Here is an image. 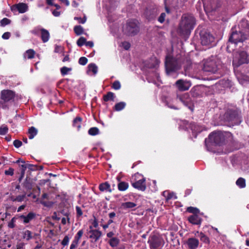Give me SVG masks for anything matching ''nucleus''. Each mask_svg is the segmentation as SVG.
Here are the masks:
<instances>
[{"label": "nucleus", "instance_id": "nucleus-1", "mask_svg": "<svg viewBox=\"0 0 249 249\" xmlns=\"http://www.w3.org/2000/svg\"><path fill=\"white\" fill-rule=\"evenodd\" d=\"M181 59L179 57L174 58L167 55L165 58V66L168 75L172 76L179 70L181 66Z\"/></svg>", "mask_w": 249, "mask_h": 249}, {"label": "nucleus", "instance_id": "nucleus-2", "mask_svg": "<svg viewBox=\"0 0 249 249\" xmlns=\"http://www.w3.org/2000/svg\"><path fill=\"white\" fill-rule=\"evenodd\" d=\"M202 70L205 72L215 73L221 67V62L215 56H212L202 62Z\"/></svg>", "mask_w": 249, "mask_h": 249}, {"label": "nucleus", "instance_id": "nucleus-3", "mask_svg": "<svg viewBox=\"0 0 249 249\" xmlns=\"http://www.w3.org/2000/svg\"><path fill=\"white\" fill-rule=\"evenodd\" d=\"M16 92L10 89H3L0 94V108L8 109L15 100Z\"/></svg>", "mask_w": 249, "mask_h": 249}, {"label": "nucleus", "instance_id": "nucleus-4", "mask_svg": "<svg viewBox=\"0 0 249 249\" xmlns=\"http://www.w3.org/2000/svg\"><path fill=\"white\" fill-rule=\"evenodd\" d=\"M73 196L63 194V216L66 218L63 217V225L67 223H70L69 216L73 211L72 208Z\"/></svg>", "mask_w": 249, "mask_h": 249}, {"label": "nucleus", "instance_id": "nucleus-5", "mask_svg": "<svg viewBox=\"0 0 249 249\" xmlns=\"http://www.w3.org/2000/svg\"><path fill=\"white\" fill-rule=\"evenodd\" d=\"M195 21L194 17L191 15H185L182 17L179 25V30L182 34L190 33L194 27Z\"/></svg>", "mask_w": 249, "mask_h": 249}, {"label": "nucleus", "instance_id": "nucleus-6", "mask_svg": "<svg viewBox=\"0 0 249 249\" xmlns=\"http://www.w3.org/2000/svg\"><path fill=\"white\" fill-rule=\"evenodd\" d=\"M224 120L230 125H239L242 122L240 112L237 110H228L224 115Z\"/></svg>", "mask_w": 249, "mask_h": 249}, {"label": "nucleus", "instance_id": "nucleus-7", "mask_svg": "<svg viewBox=\"0 0 249 249\" xmlns=\"http://www.w3.org/2000/svg\"><path fill=\"white\" fill-rule=\"evenodd\" d=\"M249 62V54L246 52L240 51L234 53L232 61V65L234 67H238L243 64Z\"/></svg>", "mask_w": 249, "mask_h": 249}, {"label": "nucleus", "instance_id": "nucleus-8", "mask_svg": "<svg viewBox=\"0 0 249 249\" xmlns=\"http://www.w3.org/2000/svg\"><path fill=\"white\" fill-rule=\"evenodd\" d=\"M150 249H161L164 245L163 238L158 234H152L147 241Z\"/></svg>", "mask_w": 249, "mask_h": 249}, {"label": "nucleus", "instance_id": "nucleus-9", "mask_svg": "<svg viewBox=\"0 0 249 249\" xmlns=\"http://www.w3.org/2000/svg\"><path fill=\"white\" fill-rule=\"evenodd\" d=\"M224 140V136L221 131H214L209 135L208 139H205L206 146L208 147L209 142L220 145Z\"/></svg>", "mask_w": 249, "mask_h": 249}, {"label": "nucleus", "instance_id": "nucleus-10", "mask_svg": "<svg viewBox=\"0 0 249 249\" xmlns=\"http://www.w3.org/2000/svg\"><path fill=\"white\" fill-rule=\"evenodd\" d=\"M138 22L136 19L128 20L123 27V32L128 36H134L139 32Z\"/></svg>", "mask_w": 249, "mask_h": 249}, {"label": "nucleus", "instance_id": "nucleus-11", "mask_svg": "<svg viewBox=\"0 0 249 249\" xmlns=\"http://www.w3.org/2000/svg\"><path fill=\"white\" fill-rule=\"evenodd\" d=\"M177 100H179L190 110L193 111L194 104L190 95L188 93L182 94H178L177 96Z\"/></svg>", "mask_w": 249, "mask_h": 249}, {"label": "nucleus", "instance_id": "nucleus-12", "mask_svg": "<svg viewBox=\"0 0 249 249\" xmlns=\"http://www.w3.org/2000/svg\"><path fill=\"white\" fill-rule=\"evenodd\" d=\"M183 124L184 125V129L189 131L190 129L192 131V133L194 136L195 138L196 137L197 134L203 131L204 127L198 125L194 123H189L187 121H184L182 122Z\"/></svg>", "mask_w": 249, "mask_h": 249}, {"label": "nucleus", "instance_id": "nucleus-13", "mask_svg": "<svg viewBox=\"0 0 249 249\" xmlns=\"http://www.w3.org/2000/svg\"><path fill=\"white\" fill-rule=\"evenodd\" d=\"M202 2L206 13L215 10L217 7L216 0H202Z\"/></svg>", "mask_w": 249, "mask_h": 249}, {"label": "nucleus", "instance_id": "nucleus-14", "mask_svg": "<svg viewBox=\"0 0 249 249\" xmlns=\"http://www.w3.org/2000/svg\"><path fill=\"white\" fill-rule=\"evenodd\" d=\"M246 38V36L242 32H233L229 38V42L236 44L238 42H243Z\"/></svg>", "mask_w": 249, "mask_h": 249}, {"label": "nucleus", "instance_id": "nucleus-15", "mask_svg": "<svg viewBox=\"0 0 249 249\" xmlns=\"http://www.w3.org/2000/svg\"><path fill=\"white\" fill-rule=\"evenodd\" d=\"M32 33L36 36H38L40 33L41 40L43 43L48 42L50 38V33L49 31L44 28L34 30L32 31Z\"/></svg>", "mask_w": 249, "mask_h": 249}, {"label": "nucleus", "instance_id": "nucleus-16", "mask_svg": "<svg viewBox=\"0 0 249 249\" xmlns=\"http://www.w3.org/2000/svg\"><path fill=\"white\" fill-rule=\"evenodd\" d=\"M175 85L179 90L186 91L191 87V83L186 80L179 79L176 82Z\"/></svg>", "mask_w": 249, "mask_h": 249}, {"label": "nucleus", "instance_id": "nucleus-17", "mask_svg": "<svg viewBox=\"0 0 249 249\" xmlns=\"http://www.w3.org/2000/svg\"><path fill=\"white\" fill-rule=\"evenodd\" d=\"M214 37L209 33H205L201 35V42L202 45L209 46L213 43Z\"/></svg>", "mask_w": 249, "mask_h": 249}, {"label": "nucleus", "instance_id": "nucleus-18", "mask_svg": "<svg viewBox=\"0 0 249 249\" xmlns=\"http://www.w3.org/2000/svg\"><path fill=\"white\" fill-rule=\"evenodd\" d=\"M28 9L27 4L24 3H19L12 5L11 7V10L12 12L18 11L20 13H24L26 12Z\"/></svg>", "mask_w": 249, "mask_h": 249}, {"label": "nucleus", "instance_id": "nucleus-19", "mask_svg": "<svg viewBox=\"0 0 249 249\" xmlns=\"http://www.w3.org/2000/svg\"><path fill=\"white\" fill-rule=\"evenodd\" d=\"M90 229V230L88 233L89 238L91 239L92 242H95L101 237L102 233L99 230L92 229L91 226Z\"/></svg>", "mask_w": 249, "mask_h": 249}, {"label": "nucleus", "instance_id": "nucleus-20", "mask_svg": "<svg viewBox=\"0 0 249 249\" xmlns=\"http://www.w3.org/2000/svg\"><path fill=\"white\" fill-rule=\"evenodd\" d=\"M36 214L32 212H29L26 215L24 214L20 215L18 217L20 220H22L24 224H27L32 220L36 218Z\"/></svg>", "mask_w": 249, "mask_h": 249}, {"label": "nucleus", "instance_id": "nucleus-21", "mask_svg": "<svg viewBox=\"0 0 249 249\" xmlns=\"http://www.w3.org/2000/svg\"><path fill=\"white\" fill-rule=\"evenodd\" d=\"M189 249H196L199 244V240L195 238H189L186 242Z\"/></svg>", "mask_w": 249, "mask_h": 249}, {"label": "nucleus", "instance_id": "nucleus-22", "mask_svg": "<svg viewBox=\"0 0 249 249\" xmlns=\"http://www.w3.org/2000/svg\"><path fill=\"white\" fill-rule=\"evenodd\" d=\"M38 234L34 233L30 230H26L22 232V238L26 241H29L32 239H35Z\"/></svg>", "mask_w": 249, "mask_h": 249}, {"label": "nucleus", "instance_id": "nucleus-23", "mask_svg": "<svg viewBox=\"0 0 249 249\" xmlns=\"http://www.w3.org/2000/svg\"><path fill=\"white\" fill-rule=\"evenodd\" d=\"M132 186L139 190L144 191L146 189L145 179L142 177L139 180L132 183Z\"/></svg>", "mask_w": 249, "mask_h": 249}, {"label": "nucleus", "instance_id": "nucleus-24", "mask_svg": "<svg viewBox=\"0 0 249 249\" xmlns=\"http://www.w3.org/2000/svg\"><path fill=\"white\" fill-rule=\"evenodd\" d=\"M19 162H21L22 164H19V166H23V167H26V169L27 168L29 169L32 171H36L38 169V166L36 165H34L30 163H25V161L20 159L17 160L15 163H18Z\"/></svg>", "mask_w": 249, "mask_h": 249}, {"label": "nucleus", "instance_id": "nucleus-25", "mask_svg": "<svg viewBox=\"0 0 249 249\" xmlns=\"http://www.w3.org/2000/svg\"><path fill=\"white\" fill-rule=\"evenodd\" d=\"M98 72V67L94 63H90L88 66L87 73L89 75H95Z\"/></svg>", "mask_w": 249, "mask_h": 249}, {"label": "nucleus", "instance_id": "nucleus-26", "mask_svg": "<svg viewBox=\"0 0 249 249\" xmlns=\"http://www.w3.org/2000/svg\"><path fill=\"white\" fill-rule=\"evenodd\" d=\"M99 189L101 192L111 193L112 189L108 182L102 183L99 185Z\"/></svg>", "mask_w": 249, "mask_h": 249}, {"label": "nucleus", "instance_id": "nucleus-27", "mask_svg": "<svg viewBox=\"0 0 249 249\" xmlns=\"http://www.w3.org/2000/svg\"><path fill=\"white\" fill-rule=\"evenodd\" d=\"M189 221L194 225H200L201 219L197 214H193L188 218Z\"/></svg>", "mask_w": 249, "mask_h": 249}, {"label": "nucleus", "instance_id": "nucleus-28", "mask_svg": "<svg viewBox=\"0 0 249 249\" xmlns=\"http://www.w3.org/2000/svg\"><path fill=\"white\" fill-rule=\"evenodd\" d=\"M23 186L26 190H31L33 188V182L32 179L28 177H26L23 183Z\"/></svg>", "mask_w": 249, "mask_h": 249}, {"label": "nucleus", "instance_id": "nucleus-29", "mask_svg": "<svg viewBox=\"0 0 249 249\" xmlns=\"http://www.w3.org/2000/svg\"><path fill=\"white\" fill-rule=\"evenodd\" d=\"M36 52L32 49L27 50L23 54L24 59H33L35 57Z\"/></svg>", "mask_w": 249, "mask_h": 249}, {"label": "nucleus", "instance_id": "nucleus-30", "mask_svg": "<svg viewBox=\"0 0 249 249\" xmlns=\"http://www.w3.org/2000/svg\"><path fill=\"white\" fill-rule=\"evenodd\" d=\"M198 234V236L199 237L200 240L206 244H209L210 242L209 238L205 235L203 232H199L198 231H196L195 233V235L196 236Z\"/></svg>", "mask_w": 249, "mask_h": 249}, {"label": "nucleus", "instance_id": "nucleus-31", "mask_svg": "<svg viewBox=\"0 0 249 249\" xmlns=\"http://www.w3.org/2000/svg\"><path fill=\"white\" fill-rule=\"evenodd\" d=\"M38 132L37 129L34 126L30 127L28 129V137L29 139H33Z\"/></svg>", "mask_w": 249, "mask_h": 249}, {"label": "nucleus", "instance_id": "nucleus-32", "mask_svg": "<svg viewBox=\"0 0 249 249\" xmlns=\"http://www.w3.org/2000/svg\"><path fill=\"white\" fill-rule=\"evenodd\" d=\"M136 204L132 202H126L123 203L121 205L123 209L127 210L129 209H133L136 206Z\"/></svg>", "mask_w": 249, "mask_h": 249}, {"label": "nucleus", "instance_id": "nucleus-33", "mask_svg": "<svg viewBox=\"0 0 249 249\" xmlns=\"http://www.w3.org/2000/svg\"><path fill=\"white\" fill-rule=\"evenodd\" d=\"M82 119L80 117H77L73 121V125L79 130L81 127Z\"/></svg>", "mask_w": 249, "mask_h": 249}, {"label": "nucleus", "instance_id": "nucleus-34", "mask_svg": "<svg viewBox=\"0 0 249 249\" xmlns=\"http://www.w3.org/2000/svg\"><path fill=\"white\" fill-rule=\"evenodd\" d=\"M163 196L166 198V199H176L177 197L175 194L173 193H170L168 191H164L162 193Z\"/></svg>", "mask_w": 249, "mask_h": 249}, {"label": "nucleus", "instance_id": "nucleus-35", "mask_svg": "<svg viewBox=\"0 0 249 249\" xmlns=\"http://www.w3.org/2000/svg\"><path fill=\"white\" fill-rule=\"evenodd\" d=\"M119 242L120 240L117 237H112L110 238L108 242L110 246L112 248L117 247L118 245Z\"/></svg>", "mask_w": 249, "mask_h": 249}, {"label": "nucleus", "instance_id": "nucleus-36", "mask_svg": "<svg viewBox=\"0 0 249 249\" xmlns=\"http://www.w3.org/2000/svg\"><path fill=\"white\" fill-rule=\"evenodd\" d=\"M128 187V183L124 181L120 182L118 184V188L120 191H124Z\"/></svg>", "mask_w": 249, "mask_h": 249}, {"label": "nucleus", "instance_id": "nucleus-37", "mask_svg": "<svg viewBox=\"0 0 249 249\" xmlns=\"http://www.w3.org/2000/svg\"><path fill=\"white\" fill-rule=\"evenodd\" d=\"M125 106L126 104L124 102L118 103L115 105L114 109L117 111H121L125 107Z\"/></svg>", "mask_w": 249, "mask_h": 249}, {"label": "nucleus", "instance_id": "nucleus-38", "mask_svg": "<svg viewBox=\"0 0 249 249\" xmlns=\"http://www.w3.org/2000/svg\"><path fill=\"white\" fill-rule=\"evenodd\" d=\"M114 97L115 95L113 92H108L106 95L104 96V100L106 102L113 101Z\"/></svg>", "mask_w": 249, "mask_h": 249}, {"label": "nucleus", "instance_id": "nucleus-39", "mask_svg": "<svg viewBox=\"0 0 249 249\" xmlns=\"http://www.w3.org/2000/svg\"><path fill=\"white\" fill-rule=\"evenodd\" d=\"M236 184L240 188H243L246 186L245 179L242 178H240L236 180Z\"/></svg>", "mask_w": 249, "mask_h": 249}, {"label": "nucleus", "instance_id": "nucleus-40", "mask_svg": "<svg viewBox=\"0 0 249 249\" xmlns=\"http://www.w3.org/2000/svg\"><path fill=\"white\" fill-rule=\"evenodd\" d=\"M26 197V194L18 195L15 197H11V200L13 202H22Z\"/></svg>", "mask_w": 249, "mask_h": 249}, {"label": "nucleus", "instance_id": "nucleus-41", "mask_svg": "<svg viewBox=\"0 0 249 249\" xmlns=\"http://www.w3.org/2000/svg\"><path fill=\"white\" fill-rule=\"evenodd\" d=\"M164 102L166 103V105L171 108H173L175 109H178L177 107H175V105H173L171 102H173V100L171 99L170 98L167 97L165 99Z\"/></svg>", "mask_w": 249, "mask_h": 249}, {"label": "nucleus", "instance_id": "nucleus-42", "mask_svg": "<svg viewBox=\"0 0 249 249\" xmlns=\"http://www.w3.org/2000/svg\"><path fill=\"white\" fill-rule=\"evenodd\" d=\"M99 132V129L96 127H91L88 131L89 134L91 136H94L98 134Z\"/></svg>", "mask_w": 249, "mask_h": 249}, {"label": "nucleus", "instance_id": "nucleus-43", "mask_svg": "<svg viewBox=\"0 0 249 249\" xmlns=\"http://www.w3.org/2000/svg\"><path fill=\"white\" fill-rule=\"evenodd\" d=\"M11 22V21L10 19L6 18H4L0 20V26L1 27H4L6 25L10 24Z\"/></svg>", "mask_w": 249, "mask_h": 249}, {"label": "nucleus", "instance_id": "nucleus-44", "mask_svg": "<svg viewBox=\"0 0 249 249\" xmlns=\"http://www.w3.org/2000/svg\"><path fill=\"white\" fill-rule=\"evenodd\" d=\"M74 31L77 35H80L83 32V28L80 25L75 26L74 28Z\"/></svg>", "mask_w": 249, "mask_h": 249}, {"label": "nucleus", "instance_id": "nucleus-45", "mask_svg": "<svg viewBox=\"0 0 249 249\" xmlns=\"http://www.w3.org/2000/svg\"><path fill=\"white\" fill-rule=\"evenodd\" d=\"M16 220H17V218L15 216L13 217L11 219V220L8 222V225H7L8 227L10 229H13V228H15V227H16L15 223H16Z\"/></svg>", "mask_w": 249, "mask_h": 249}, {"label": "nucleus", "instance_id": "nucleus-46", "mask_svg": "<svg viewBox=\"0 0 249 249\" xmlns=\"http://www.w3.org/2000/svg\"><path fill=\"white\" fill-rule=\"evenodd\" d=\"M187 211L194 214H197V213H199V210L197 208L193 207H188L187 208Z\"/></svg>", "mask_w": 249, "mask_h": 249}, {"label": "nucleus", "instance_id": "nucleus-47", "mask_svg": "<svg viewBox=\"0 0 249 249\" xmlns=\"http://www.w3.org/2000/svg\"><path fill=\"white\" fill-rule=\"evenodd\" d=\"M121 87V83L118 80L115 81L112 83V88L115 90H119L120 89Z\"/></svg>", "mask_w": 249, "mask_h": 249}, {"label": "nucleus", "instance_id": "nucleus-48", "mask_svg": "<svg viewBox=\"0 0 249 249\" xmlns=\"http://www.w3.org/2000/svg\"><path fill=\"white\" fill-rule=\"evenodd\" d=\"M86 39L84 37H80L77 41V44L78 46L81 47L86 44Z\"/></svg>", "mask_w": 249, "mask_h": 249}, {"label": "nucleus", "instance_id": "nucleus-49", "mask_svg": "<svg viewBox=\"0 0 249 249\" xmlns=\"http://www.w3.org/2000/svg\"><path fill=\"white\" fill-rule=\"evenodd\" d=\"M9 82H12V84L14 86L18 85L19 84V82L18 81V78L16 76H12L10 77Z\"/></svg>", "mask_w": 249, "mask_h": 249}, {"label": "nucleus", "instance_id": "nucleus-50", "mask_svg": "<svg viewBox=\"0 0 249 249\" xmlns=\"http://www.w3.org/2000/svg\"><path fill=\"white\" fill-rule=\"evenodd\" d=\"M54 6L56 7V9L54 10L52 13L55 17H58L60 15V12L58 11L57 10L60 8V6L58 4H54Z\"/></svg>", "mask_w": 249, "mask_h": 249}, {"label": "nucleus", "instance_id": "nucleus-51", "mask_svg": "<svg viewBox=\"0 0 249 249\" xmlns=\"http://www.w3.org/2000/svg\"><path fill=\"white\" fill-rule=\"evenodd\" d=\"M8 131V128L7 126L0 127V135H5Z\"/></svg>", "mask_w": 249, "mask_h": 249}, {"label": "nucleus", "instance_id": "nucleus-52", "mask_svg": "<svg viewBox=\"0 0 249 249\" xmlns=\"http://www.w3.org/2000/svg\"><path fill=\"white\" fill-rule=\"evenodd\" d=\"M53 196H52V194L51 193L47 194V193H44L42 196V199H48V200H52Z\"/></svg>", "mask_w": 249, "mask_h": 249}, {"label": "nucleus", "instance_id": "nucleus-53", "mask_svg": "<svg viewBox=\"0 0 249 249\" xmlns=\"http://www.w3.org/2000/svg\"><path fill=\"white\" fill-rule=\"evenodd\" d=\"M19 166L21 167V173H20V176L19 178H18V181H19V182H20L24 176L25 172L26 170V167H23V166Z\"/></svg>", "mask_w": 249, "mask_h": 249}, {"label": "nucleus", "instance_id": "nucleus-54", "mask_svg": "<svg viewBox=\"0 0 249 249\" xmlns=\"http://www.w3.org/2000/svg\"><path fill=\"white\" fill-rule=\"evenodd\" d=\"M88 62V59L85 57H81L79 59L78 63L79 64L84 66Z\"/></svg>", "mask_w": 249, "mask_h": 249}, {"label": "nucleus", "instance_id": "nucleus-55", "mask_svg": "<svg viewBox=\"0 0 249 249\" xmlns=\"http://www.w3.org/2000/svg\"><path fill=\"white\" fill-rule=\"evenodd\" d=\"M83 234V230H79L78 231V232L77 233L76 235L75 236L74 239L79 241V239L82 237Z\"/></svg>", "mask_w": 249, "mask_h": 249}, {"label": "nucleus", "instance_id": "nucleus-56", "mask_svg": "<svg viewBox=\"0 0 249 249\" xmlns=\"http://www.w3.org/2000/svg\"><path fill=\"white\" fill-rule=\"evenodd\" d=\"M83 234V230H79L78 231V232L77 233L76 235L75 236L74 239L79 241V239L82 237Z\"/></svg>", "mask_w": 249, "mask_h": 249}, {"label": "nucleus", "instance_id": "nucleus-57", "mask_svg": "<svg viewBox=\"0 0 249 249\" xmlns=\"http://www.w3.org/2000/svg\"><path fill=\"white\" fill-rule=\"evenodd\" d=\"M14 169L10 167L8 170L5 171L4 173L6 175L12 176L14 175Z\"/></svg>", "mask_w": 249, "mask_h": 249}, {"label": "nucleus", "instance_id": "nucleus-58", "mask_svg": "<svg viewBox=\"0 0 249 249\" xmlns=\"http://www.w3.org/2000/svg\"><path fill=\"white\" fill-rule=\"evenodd\" d=\"M22 142L18 140H16L13 142V145L16 148L20 147L22 145Z\"/></svg>", "mask_w": 249, "mask_h": 249}, {"label": "nucleus", "instance_id": "nucleus-59", "mask_svg": "<svg viewBox=\"0 0 249 249\" xmlns=\"http://www.w3.org/2000/svg\"><path fill=\"white\" fill-rule=\"evenodd\" d=\"M166 17V14L165 13H162L159 18H158V21L160 23H163L165 20V18Z\"/></svg>", "mask_w": 249, "mask_h": 249}, {"label": "nucleus", "instance_id": "nucleus-60", "mask_svg": "<svg viewBox=\"0 0 249 249\" xmlns=\"http://www.w3.org/2000/svg\"><path fill=\"white\" fill-rule=\"evenodd\" d=\"M74 19L78 21L79 23L84 24L86 21V18L85 17L81 18L80 17H75Z\"/></svg>", "mask_w": 249, "mask_h": 249}, {"label": "nucleus", "instance_id": "nucleus-61", "mask_svg": "<svg viewBox=\"0 0 249 249\" xmlns=\"http://www.w3.org/2000/svg\"><path fill=\"white\" fill-rule=\"evenodd\" d=\"M25 243L23 242L18 243L16 246V249H25Z\"/></svg>", "mask_w": 249, "mask_h": 249}, {"label": "nucleus", "instance_id": "nucleus-62", "mask_svg": "<svg viewBox=\"0 0 249 249\" xmlns=\"http://www.w3.org/2000/svg\"><path fill=\"white\" fill-rule=\"evenodd\" d=\"M122 47L126 50H128L130 47V44L128 42H124L122 44Z\"/></svg>", "mask_w": 249, "mask_h": 249}, {"label": "nucleus", "instance_id": "nucleus-63", "mask_svg": "<svg viewBox=\"0 0 249 249\" xmlns=\"http://www.w3.org/2000/svg\"><path fill=\"white\" fill-rule=\"evenodd\" d=\"M78 242L79 241L74 239L71 245L70 249H75L76 247L77 246Z\"/></svg>", "mask_w": 249, "mask_h": 249}, {"label": "nucleus", "instance_id": "nucleus-64", "mask_svg": "<svg viewBox=\"0 0 249 249\" xmlns=\"http://www.w3.org/2000/svg\"><path fill=\"white\" fill-rule=\"evenodd\" d=\"M11 36V33L10 32H5L2 35V38L3 39H8Z\"/></svg>", "mask_w": 249, "mask_h": 249}]
</instances>
